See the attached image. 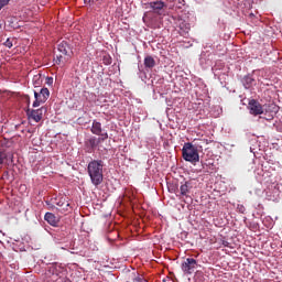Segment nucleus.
<instances>
[{"label":"nucleus","instance_id":"nucleus-1","mask_svg":"<svg viewBox=\"0 0 282 282\" xmlns=\"http://www.w3.org/2000/svg\"><path fill=\"white\" fill-rule=\"evenodd\" d=\"M204 140L194 141V143L186 142L182 149V156L185 162H191V164H197L199 162V151H202Z\"/></svg>","mask_w":282,"mask_h":282},{"label":"nucleus","instance_id":"nucleus-2","mask_svg":"<svg viewBox=\"0 0 282 282\" xmlns=\"http://www.w3.org/2000/svg\"><path fill=\"white\" fill-rule=\"evenodd\" d=\"M105 169V162L102 160H93L88 163L87 173L90 177V182L94 186H100L105 176L102 170Z\"/></svg>","mask_w":282,"mask_h":282},{"label":"nucleus","instance_id":"nucleus-3","mask_svg":"<svg viewBox=\"0 0 282 282\" xmlns=\"http://www.w3.org/2000/svg\"><path fill=\"white\" fill-rule=\"evenodd\" d=\"M59 55H56V58L54 59L56 65H65L69 58H72L74 52L72 51V47H69V44L67 42H61L57 46Z\"/></svg>","mask_w":282,"mask_h":282},{"label":"nucleus","instance_id":"nucleus-4","mask_svg":"<svg viewBox=\"0 0 282 282\" xmlns=\"http://www.w3.org/2000/svg\"><path fill=\"white\" fill-rule=\"evenodd\" d=\"M248 109L251 116H263V105L257 99L249 100Z\"/></svg>","mask_w":282,"mask_h":282},{"label":"nucleus","instance_id":"nucleus-5","mask_svg":"<svg viewBox=\"0 0 282 282\" xmlns=\"http://www.w3.org/2000/svg\"><path fill=\"white\" fill-rule=\"evenodd\" d=\"M184 274H193L197 270V260L194 258H187L181 265Z\"/></svg>","mask_w":282,"mask_h":282},{"label":"nucleus","instance_id":"nucleus-6","mask_svg":"<svg viewBox=\"0 0 282 282\" xmlns=\"http://www.w3.org/2000/svg\"><path fill=\"white\" fill-rule=\"evenodd\" d=\"M46 111L44 107L39 109H28L26 115L29 116L30 120H34V122H41L43 120V112Z\"/></svg>","mask_w":282,"mask_h":282},{"label":"nucleus","instance_id":"nucleus-7","mask_svg":"<svg viewBox=\"0 0 282 282\" xmlns=\"http://www.w3.org/2000/svg\"><path fill=\"white\" fill-rule=\"evenodd\" d=\"M166 4L163 1H151L143 4L145 10H153L156 14H160L161 10H164Z\"/></svg>","mask_w":282,"mask_h":282},{"label":"nucleus","instance_id":"nucleus-8","mask_svg":"<svg viewBox=\"0 0 282 282\" xmlns=\"http://www.w3.org/2000/svg\"><path fill=\"white\" fill-rule=\"evenodd\" d=\"M109 139V133L104 132V134H101V137L96 138V137H91L90 139H88V145L90 147V149H96V147H99L101 142H105V140Z\"/></svg>","mask_w":282,"mask_h":282},{"label":"nucleus","instance_id":"nucleus-9","mask_svg":"<svg viewBox=\"0 0 282 282\" xmlns=\"http://www.w3.org/2000/svg\"><path fill=\"white\" fill-rule=\"evenodd\" d=\"M90 131L94 135H100V138L105 134V132H102V123L97 120L93 121Z\"/></svg>","mask_w":282,"mask_h":282},{"label":"nucleus","instance_id":"nucleus-10","mask_svg":"<svg viewBox=\"0 0 282 282\" xmlns=\"http://www.w3.org/2000/svg\"><path fill=\"white\" fill-rule=\"evenodd\" d=\"M178 28H180L181 36H186V34H188V32H191V24H188V22H186V21H182L178 24Z\"/></svg>","mask_w":282,"mask_h":282},{"label":"nucleus","instance_id":"nucleus-11","mask_svg":"<svg viewBox=\"0 0 282 282\" xmlns=\"http://www.w3.org/2000/svg\"><path fill=\"white\" fill-rule=\"evenodd\" d=\"M191 188L193 186L191 185V182H185L180 186V193L183 197H188V193H191Z\"/></svg>","mask_w":282,"mask_h":282},{"label":"nucleus","instance_id":"nucleus-12","mask_svg":"<svg viewBox=\"0 0 282 282\" xmlns=\"http://www.w3.org/2000/svg\"><path fill=\"white\" fill-rule=\"evenodd\" d=\"M44 219H45V221H47V224H50V226H57V224H58V219L52 213H46L44 216Z\"/></svg>","mask_w":282,"mask_h":282},{"label":"nucleus","instance_id":"nucleus-13","mask_svg":"<svg viewBox=\"0 0 282 282\" xmlns=\"http://www.w3.org/2000/svg\"><path fill=\"white\" fill-rule=\"evenodd\" d=\"M37 97H40L42 102H46L47 98H50V89L42 88L40 93H37Z\"/></svg>","mask_w":282,"mask_h":282},{"label":"nucleus","instance_id":"nucleus-14","mask_svg":"<svg viewBox=\"0 0 282 282\" xmlns=\"http://www.w3.org/2000/svg\"><path fill=\"white\" fill-rule=\"evenodd\" d=\"M253 83H254V78H252L249 75H247L242 78V85H243L245 89H250V87H252Z\"/></svg>","mask_w":282,"mask_h":282},{"label":"nucleus","instance_id":"nucleus-15","mask_svg":"<svg viewBox=\"0 0 282 282\" xmlns=\"http://www.w3.org/2000/svg\"><path fill=\"white\" fill-rule=\"evenodd\" d=\"M144 65L149 69H152V67H155V59L152 56H145L144 58Z\"/></svg>","mask_w":282,"mask_h":282},{"label":"nucleus","instance_id":"nucleus-16","mask_svg":"<svg viewBox=\"0 0 282 282\" xmlns=\"http://www.w3.org/2000/svg\"><path fill=\"white\" fill-rule=\"evenodd\" d=\"M34 98H35V101L33 102V107H40L41 102H45V101H41V98L39 97L37 91H34Z\"/></svg>","mask_w":282,"mask_h":282},{"label":"nucleus","instance_id":"nucleus-17","mask_svg":"<svg viewBox=\"0 0 282 282\" xmlns=\"http://www.w3.org/2000/svg\"><path fill=\"white\" fill-rule=\"evenodd\" d=\"M41 83H43V80L41 79V74L34 75V77H33L34 86L39 87V85H41Z\"/></svg>","mask_w":282,"mask_h":282},{"label":"nucleus","instance_id":"nucleus-18","mask_svg":"<svg viewBox=\"0 0 282 282\" xmlns=\"http://www.w3.org/2000/svg\"><path fill=\"white\" fill-rule=\"evenodd\" d=\"M12 41H14L13 39H7V41L4 42V45H6V47H9V50H11V47H12Z\"/></svg>","mask_w":282,"mask_h":282},{"label":"nucleus","instance_id":"nucleus-19","mask_svg":"<svg viewBox=\"0 0 282 282\" xmlns=\"http://www.w3.org/2000/svg\"><path fill=\"white\" fill-rule=\"evenodd\" d=\"M45 84L48 85V86L54 85V78L53 77H46Z\"/></svg>","mask_w":282,"mask_h":282},{"label":"nucleus","instance_id":"nucleus-20","mask_svg":"<svg viewBox=\"0 0 282 282\" xmlns=\"http://www.w3.org/2000/svg\"><path fill=\"white\" fill-rule=\"evenodd\" d=\"M6 158H8V155L6 154V152H1V151H0V164H3V160H6Z\"/></svg>","mask_w":282,"mask_h":282},{"label":"nucleus","instance_id":"nucleus-21","mask_svg":"<svg viewBox=\"0 0 282 282\" xmlns=\"http://www.w3.org/2000/svg\"><path fill=\"white\" fill-rule=\"evenodd\" d=\"M8 3H10V0H0V10H1L4 6H8Z\"/></svg>","mask_w":282,"mask_h":282},{"label":"nucleus","instance_id":"nucleus-22","mask_svg":"<svg viewBox=\"0 0 282 282\" xmlns=\"http://www.w3.org/2000/svg\"><path fill=\"white\" fill-rule=\"evenodd\" d=\"M57 206H59L61 208H63V206H66V208H68L69 204H68V203H65V202H63V200H59V202L57 203Z\"/></svg>","mask_w":282,"mask_h":282},{"label":"nucleus","instance_id":"nucleus-23","mask_svg":"<svg viewBox=\"0 0 282 282\" xmlns=\"http://www.w3.org/2000/svg\"><path fill=\"white\" fill-rule=\"evenodd\" d=\"M239 213H246V207L243 205H238Z\"/></svg>","mask_w":282,"mask_h":282},{"label":"nucleus","instance_id":"nucleus-24","mask_svg":"<svg viewBox=\"0 0 282 282\" xmlns=\"http://www.w3.org/2000/svg\"><path fill=\"white\" fill-rule=\"evenodd\" d=\"M20 188H25V185H21Z\"/></svg>","mask_w":282,"mask_h":282},{"label":"nucleus","instance_id":"nucleus-25","mask_svg":"<svg viewBox=\"0 0 282 282\" xmlns=\"http://www.w3.org/2000/svg\"><path fill=\"white\" fill-rule=\"evenodd\" d=\"M141 282H149V281H147V280L142 279V280H141Z\"/></svg>","mask_w":282,"mask_h":282}]
</instances>
